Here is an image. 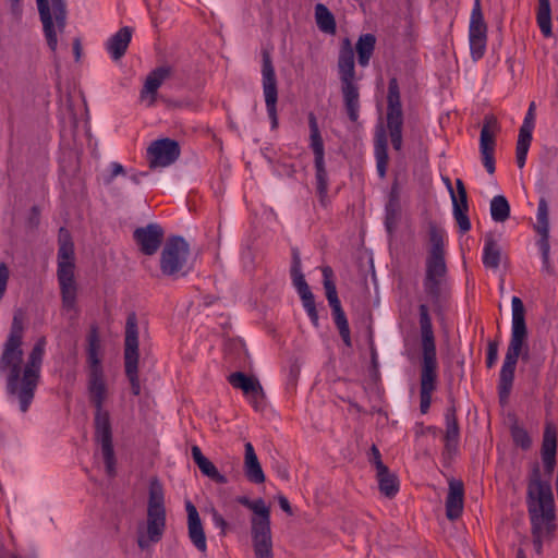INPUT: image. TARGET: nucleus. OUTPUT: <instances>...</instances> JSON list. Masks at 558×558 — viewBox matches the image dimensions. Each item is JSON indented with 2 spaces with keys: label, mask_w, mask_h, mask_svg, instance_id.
<instances>
[{
  "label": "nucleus",
  "mask_w": 558,
  "mask_h": 558,
  "mask_svg": "<svg viewBox=\"0 0 558 558\" xmlns=\"http://www.w3.org/2000/svg\"><path fill=\"white\" fill-rule=\"evenodd\" d=\"M24 338L23 314L14 313L9 335L0 355V376L5 380V392L11 401L16 400L22 412H26L40 381L46 338H39L28 353L24 364L22 349Z\"/></svg>",
  "instance_id": "f257e3e1"
},
{
  "label": "nucleus",
  "mask_w": 558,
  "mask_h": 558,
  "mask_svg": "<svg viewBox=\"0 0 558 558\" xmlns=\"http://www.w3.org/2000/svg\"><path fill=\"white\" fill-rule=\"evenodd\" d=\"M100 338L97 327L93 326L87 335V364H88V384L87 389L89 399L96 409L95 439L100 444L106 464V471L109 476L116 474V458L112 445V428L108 411L104 410V402L107 398V387L105 383L104 368L101 364Z\"/></svg>",
  "instance_id": "f03ea898"
},
{
  "label": "nucleus",
  "mask_w": 558,
  "mask_h": 558,
  "mask_svg": "<svg viewBox=\"0 0 558 558\" xmlns=\"http://www.w3.org/2000/svg\"><path fill=\"white\" fill-rule=\"evenodd\" d=\"M529 514L532 525L533 543L536 550L542 548V537L553 536L556 525L555 499L551 486L541 480L539 469L535 466L527 487Z\"/></svg>",
  "instance_id": "7ed1b4c3"
},
{
  "label": "nucleus",
  "mask_w": 558,
  "mask_h": 558,
  "mask_svg": "<svg viewBox=\"0 0 558 558\" xmlns=\"http://www.w3.org/2000/svg\"><path fill=\"white\" fill-rule=\"evenodd\" d=\"M430 248L425 263L423 289L436 313L442 311V303L447 300L445 259V231L435 222L428 225Z\"/></svg>",
  "instance_id": "20e7f679"
},
{
  "label": "nucleus",
  "mask_w": 558,
  "mask_h": 558,
  "mask_svg": "<svg viewBox=\"0 0 558 558\" xmlns=\"http://www.w3.org/2000/svg\"><path fill=\"white\" fill-rule=\"evenodd\" d=\"M418 324L422 348L420 410L426 414L430 408L432 395L436 390L438 368L435 335L427 304L418 306Z\"/></svg>",
  "instance_id": "39448f33"
},
{
  "label": "nucleus",
  "mask_w": 558,
  "mask_h": 558,
  "mask_svg": "<svg viewBox=\"0 0 558 558\" xmlns=\"http://www.w3.org/2000/svg\"><path fill=\"white\" fill-rule=\"evenodd\" d=\"M511 339L500 369L498 383V395L501 402H506L510 396L518 359L527 337L525 308L522 300L519 296H513L511 300Z\"/></svg>",
  "instance_id": "423d86ee"
},
{
  "label": "nucleus",
  "mask_w": 558,
  "mask_h": 558,
  "mask_svg": "<svg viewBox=\"0 0 558 558\" xmlns=\"http://www.w3.org/2000/svg\"><path fill=\"white\" fill-rule=\"evenodd\" d=\"M57 255V280L60 289L61 306L65 313L78 314V284L75 279V253L70 232L60 228Z\"/></svg>",
  "instance_id": "0eeeda50"
},
{
  "label": "nucleus",
  "mask_w": 558,
  "mask_h": 558,
  "mask_svg": "<svg viewBox=\"0 0 558 558\" xmlns=\"http://www.w3.org/2000/svg\"><path fill=\"white\" fill-rule=\"evenodd\" d=\"M236 502L253 511L251 534L256 558H274L270 527V509L263 498L251 500L246 496H238Z\"/></svg>",
  "instance_id": "6e6552de"
},
{
  "label": "nucleus",
  "mask_w": 558,
  "mask_h": 558,
  "mask_svg": "<svg viewBox=\"0 0 558 558\" xmlns=\"http://www.w3.org/2000/svg\"><path fill=\"white\" fill-rule=\"evenodd\" d=\"M338 72L347 114L356 122L360 112V90L356 84L354 50L349 38L341 43L338 57Z\"/></svg>",
  "instance_id": "1a4fd4ad"
},
{
  "label": "nucleus",
  "mask_w": 558,
  "mask_h": 558,
  "mask_svg": "<svg viewBox=\"0 0 558 558\" xmlns=\"http://www.w3.org/2000/svg\"><path fill=\"white\" fill-rule=\"evenodd\" d=\"M189 257L190 245L185 239L180 235L169 236L160 253L161 275L172 280L186 277L192 270Z\"/></svg>",
  "instance_id": "9d476101"
},
{
  "label": "nucleus",
  "mask_w": 558,
  "mask_h": 558,
  "mask_svg": "<svg viewBox=\"0 0 558 558\" xmlns=\"http://www.w3.org/2000/svg\"><path fill=\"white\" fill-rule=\"evenodd\" d=\"M36 4L47 45L52 52H56L58 34H62L66 27V1L36 0Z\"/></svg>",
  "instance_id": "9b49d317"
},
{
  "label": "nucleus",
  "mask_w": 558,
  "mask_h": 558,
  "mask_svg": "<svg viewBox=\"0 0 558 558\" xmlns=\"http://www.w3.org/2000/svg\"><path fill=\"white\" fill-rule=\"evenodd\" d=\"M138 327L135 313H131L126 318L125 338H124V372L128 377L131 391L134 396L141 393V383L138 377Z\"/></svg>",
  "instance_id": "f8f14e48"
},
{
  "label": "nucleus",
  "mask_w": 558,
  "mask_h": 558,
  "mask_svg": "<svg viewBox=\"0 0 558 558\" xmlns=\"http://www.w3.org/2000/svg\"><path fill=\"white\" fill-rule=\"evenodd\" d=\"M307 118L310 128V147L314 154L316 189L323 202L328 192V174L325 167L324 141L319 131L316 116L313 112H310Z\"/></svg>",
  "instance_id": "ddd939ff"
},
{
  "label": "nucleus",
  "mask_w": 558,
  "mask_h": 558,
  "mask_svg": "<svg viewBox=\"0 0 558 558\" xmlns=\"http://www.w3.org/2000/svg\"><path fill=\"white\" fill-rule=\"evenodd\" d=\"M262 84L271 130H276L279 124L277 113L278 86L271 54L266 48L262 50Z\"/></svg>",
  "instance_id": "4468645a"
},
{
  "label": "nucleus",
  "mask_w": 558,
  "mask_h": 558,
  "mask_svg": "<svg viewBox=\"0 0 558 558\" xmlns=\"http://www.w3.org/2000/svg\"><path fill=\"white\" fill-rule=\"evenodd\" d=\"M469 40L472 59L474 61L482 59L486 51L487 26L484 21L481 0H474L470 19Z\"/></svg>",
  "instance_id": "2eb2a0df"
},
{
  "label": "nucleus",
  "mask_w": 558,
  "mask_h": 558,
  "mask_svg": "<svg viewBox=\"0 0 558 558\" xmlns=\"http://www.w3.org/2000/svg\"><path fill=\"white\" fill-rule=\"evenodd\" d=\"M500 131V125L494 114H486L483 120V125L480 135V151L482 162L489 174H494L495 158L494 151L496 146L495 133Z\"/></svg>",
  "instance_id": "dca6fc26"
},
{
  "label": "nucleus",
  "mask_w": 558,
  "mask_h": 558,
  "mask_svg": "<svg viewBox=\"0 0 558 558\" xmlns=\"http://www.w3.org/2000/svg\"><path fill=\"white\" fill-rule=\"evenodd\" d=\"M180 156V146L177 141L162 138L154 141L147 148L150 168L168 167Z\"/></svg>",
  "instance_id": "f3484780"
},
{
  "label": "nucleus",
  "mask_w": 558,
  "mask_h": 558,
  "mask_svg": "<svg viewBox=\"0 0 558 558\" xmlns=\"http://www.w3.org/2000/svg\"><path fill=\"white\" fill-rule=\"evenodd\" d=\"M165 236L162 227L158 223H148L145 227L136 228L133 239L140 251L148 256L154 255L160 248Z\"/></svg>",
  "instance_id": "a211bd4d"
},
{
  "label": "nucleus",
  "mask_w": 558,
  "mask_h": 558,
  "mask_svg": "<svg viewBox=\"0 0 558 558\" xmlns=\"http://www.w3.org/2000/svg\"><path fill=\"white\" fill-rule=\"evenodd\" d=\"M535 104L531 102L529 110L524 117L523 123L520 126L517 147H515V161L520 169H522L526 161V156L532 142V133L535 125Z\"/></svg>",
  "instance_id": "6ab92c4d"
},
{
  "label": "nucleus",
  "mask_w": 558,
  "mask_h": 558,
  "mask_svg": "<svg viewBox=\"0 0 558 558\" xmlns=\"http://www.w3.org/2000/svg\"><path fill=\"white\" fill-rule=\"evenodd\" d=\"M403 112L400 88L396 77L389 80L387 95V128L390 131H402Z\"/></svg>",
  "instance_id": "aec40b11"
},
{
  "label": "nucleus",
  "mask_w": 558,
  "mask_h": 558,
  "mask_svg": "<svg viewBox=\"0 0 558 558\" xmlns=\"http://www.w3.org/2000/svg\"><path fill=\"white\" fill-rule=\"evenodd\" d=\"M185 510L187 513L189 538L198 551L206 553L207 539L198 511L190 500L185 502Z\"/></svg>",
  "instance_id": "412c9836"
},
{
  "label": "nucleus",
  "mask_w": 558,
  "mask_h": 558,
  "mask_svg": "<svg viewBox=\"0 0 558 558\" xmlns=\"http://www.w3.org/2000/svg\"><path fill=\"white\" fill-rule=\"evenodd\" d=\"M172 74V68L169 65H162L154 69L149 74L146 76L144 86L141 90V99L142 100H148L147 106L151 107L156 102V97L159 87L162 85V83L170 77Z\"/></svg>",
  "instance_id": "4be33fe9"
},
{
  "label": "nucleus",
  "mask_w": 558,
  "mask_h": 558,
  "mask_svg": "<svg viewBox=\"0 0 558 558\" xmlns=\"http://www.w3.org/2000/svg\"><path fill=\"white\" fill-rule=\"evenodd\" d=\"M166 529V513L147 511V535L140 534L137 545L141 549L149 547L150 543H158Z\"/></svg>",
  "instance_id": "5701e85b"
},
{
  "label": "nucleus",
  "mask_w": 558,
  "mask_h": 558,
  "mask_svg": "<svg viewBox=\"0 0 558 558\" xmlns=\"http://www.w3.org/2000/svg\"><path fill=\"white\" fill-rule=\"evenodd\" d=\"M464 505V487L461 481L451 480L446 498V517L454 521L462 515Z\"/></svg>",
  "instance_id": "b1692460"
},
{
  "label": "nucleus",
  "mask_w": 558,
  "mask_h": 558,
  "mask_svg": "<svg viewBox=\"0 0 558 558\" xmlns=\"http://www.w3.org/2000/svg\"><path fill=\"white\" fill-rule=\"evenodd\" d=\"M445 425V450L448 453H456L460 441V426L457 417V409L453 402L450 407L446 409Z\"/></svg>",
  "instance_id": "393cba45"
},
{
  "label": "nucleus",
  "mask_w": 558,
  "mask_h": 558,
  "mask_svg": "<svg viewBox=\"0 0 558 558\" xmlns=\"http://www.w3.org/2000/svg\"><path fill=\"white\" fill-rule=\"evenodd\" d=\"M228 381L233 388L241 389L244 395L252 396L254 399L264 397V390L257 378L247 376L242 372H235L229 375Z\"/></svg>",
  "instance_id": "a878e982"
},
{
  "label": "nucleus",
  "mask_w": 558,
  "mask_h": 558,
  "mask_svg": "<svg viewBox=\"0 0 558 558\" xmlns=\"http://www.w3.org/2000/svg\"><path fill=\"white\" fill-rule=\"evenodd\" d=\"M244 474L248 482L254 484H262L266 477L258 458L255 453L254 447L251 442L244 445Z\"/></svg>",
  "instance_id": "bb28decb"
},
{
  "label": "nucleus",
  "mask_w": 558,
  "mask_h": 558,
  "mask_svg": "<svg viewBox=\"0 0 558 558\" xmlns=\"http://www.w3.org/2000/svg\"><path fill=\"white\" fill-rule=\"evenodd\" d=\"M132 33L131 27L124 26L108 39L106 47L113 60H120L125 54L132 39Z\"/></svg>",
  "instance_id": "cd10ccee"
},
{
  "label": "nucleus",
  "mask_w": 558,
  "mask_h": 558,
  "mask_svg": "<svg viewBox=\"0 0 558 558\" xmlns=\"http://www.w3.org/2000/svg\"><path fill=\"white\" fill-rule=\"evenodd\" d=\"M191 453L195 464L198 466L203 475L207 476L217 484L228 483V478L221 474L216 465L203 454L201 448L197 445L192 446Z\"/></svg>",
  "instance_id": "c85d7f7f"
},
{
  "label": "nucleus",
  "mask_w": 558,
  "mask_h": 558,
  "mask_svg": "<svg viewBox=\"0 0 558 558\" xmlns=\"http://www.w3.org/2000/svg\"><path fill=\"white\" fill-rule=\"evenodd\" d=\"M376 45V37L371 33L363 34L359 37L355 45L357 53V62L361 66L366 68L374 53Z\"/></svg>",
  "instance_id": "c756f323"
},
{
  "label": "nucleus",
  "mask_w": 558,
  "mask_h": 558,
  "mask_svg": "<svg viewBox=\"0 0 558 558\" xmlns=\"http://www.w3.org/2000/svg\"><path fill=\"white\" fill-rule=\"evenodd\" d=\"M375 157L377 162V172L378 175L383 179L386 177L387 166H388V148H387V137L385 132L381 130L376 134L375 137Z\"/></svg>",
  "instance_id": "7c9ffc66"
},
{
  "label": "nucleus",
  "mask_w": 558,
  "mask_h": 558,
  "mask_svg": "<svg viewBox=\"0 0 558 558\" xmlns=\"http://www.w3.org/2000/svg\"><path fill=\"white\" fill-rule=\"evenodd\" d=\"M376 477L378 481L379 490L383 495H385L387 498H393L398 494V476L390 472L388 466L385 468L384 472H381V470L377 471Z\"/></svg>",
  "instance_id": "2f4dec72"
},
{
  "label": "nucleus",
  "mask_w": 558,
  "mask_h": 558,
  "mask_svg": "<svg viewBox=\"0 0 558 558\" xmlns=\"http://www.w3.org/2000/svg\"><path fill=\"white\" fill-rule=\"evenodd\" d=\"M147 511L166 513L163 487L157 478L149 483Z\"/></svg>",
  "instance_id": "473e14b6"
},
{
  "label": "nucleus",
  "mask_w": 558,
  "mask_h": 558,
  "mask_svg": "<svg viewBox=\"0 0 558 558\" xmlns=\"http://www.w3.org/2000/svg\"><path fill=\"white\" fill-rule=\"evenodd\" d=\"M501 252L492 235L485 238V244L483 248V264L486 268L497 269L500 264Z\"/></svg>",
  "instance_id": "72a5a7b5"
},
{
  "label": "nucleus",
  "mask_w": 558,
  "mask_h": 558,
  "mask_svg": "<svg viewBox=\"0 0 558 558\" xmlns=\"http://www.w3.org/2000/svg\"><path fill=\"white\" fill-rule=\"evenodd\" d=\"M315 20L318 28L326 33L333 35L336 33V20L329 9L323 4L317 3L315 7Z\"/></svg>",
  "instance_id": "f704fd0d"
},
{
  "label": "nucleus",
  "mask_w": 558,
  "mask_h": 558,
  "mask_svg": "<svg viewBox=\"0 0 558 558\" xmlns=\"http://www.w3.org/2000/svg\"><path fill=\"white\" fill-rule=\"evenodd\" d=\"M536 21L542 34L550 37L551 32V8L549 0H538Z\"/></svg>",
  "instance_id": "c9c22d12"
},
{
  "label": "nucleus",
  "mask_w": 558,
  "mask_h": 558,
  "mask_svg": "<svg viewBox=\"0 0 558 558\" xmlns=\"http://www.w3.org/2000/svg\"><path fill=\"white\" fill-rule=\"evenodd\" d=\"M557 427L547 423L544 428L541 453L542 457H556L557 454Z\"/></svg>",
  "instance_id": "e433bc0d"
},
{
  "label": "nucleus",
  "mask_w": 558,
  "mask_h": 558,
  "mask_svg": "<svg viewBox=\"0 0 558 558\" xmlns=\"http://www.w3.org/2000/svg\"><path fill=\"white\" fill-rule=\"evenodd\" d=\"M331 313H332L335 324L339 330V335H340L343 343L348 348H351L352 341H351L350 327H349V323H348L345 313L342 310V306L337 305V306L331 307Z\"/></svg>",
  "instance_id": "4c0bfd02"
},
{
  "label": "nucleus",
  "mask_w": 558,
  "mask_h": 558,
  "mask_svg": "<svg viewBox=\"0 0 558 558\" xmlns=\"http://www.w3.org/2000/svg\"><path fill=\"white\" fill-rule=\"evenodd\" d=\"M490 216L496 222H505L510 217V205L502 195H496L490 201Z\"/></svg>",
  "instance_id": "58836bf2"
},
{
  "label": "nucleus",
  "mask_w": 558,
  "mask_h": 558,
  "mask_svg": "<svg viewBox=\"0 0 558 558\" xmlns=\"http://www.w3.org/2000/svg\"><path fill=\"white\" fill-rule=\"evenodd\" d=\"M450 194L452 198L454 219L459 226L460 232L465 233L471 229V221L468 216L469 205L466 204V208H464L463 203H459L451 187Z\"/></svg>",
  "instance_id": "ea45409f"
},
{
  "label": "nucleus",
  "mask_w": 558,
  "mask_h": 558,
  "mask_svg": "<svg viewBox=\"0 0 558 558\" xmlns=\"http://www.w3.org/2000/svg\"><path fill=\"white\" fill-rule=\"evenodd\" d=\"M323 277H324V288L326 292V298L328 300L329 306L333 307L337 305H341V302L338 298L336 283L332 280L333 271L331 267L326 266L323 268Z\"/></svg>",
  "instance_id": "a19ab883"
},
{
  "label": "nucleus",
  "mask_w": 558,
  "mask_h": 558,
  "mask_svg": "<svg viewBox=\"0 0 558 558\" xmlns=\"http://www.w3.org/2000/svg\"><path fill=\"white\" fill-rule=\"evenodd\" d=\"M536 219V232L549 231L548 204L545 197H541L538 202Z\"/></svg>",
  "instance_id": "79ce46f5"
},
{
  "label": "nucleus",
  "mask_w": 558,
  "mask_h": 558,
  "mask_svg": "<svg viewBox=\"0 0 558 558\" xmlns=\"http://www.w3.org/2000/svg\"><path fill=\"white\" fill-rule=\"evenodd\" d=\"M300 298L302 300V304H303L312 324L315 327H318L319 318H318V313H317L316 305H315L314 294L312 293L311 290H308L303 293H300Z\"/></svg>",
  "instance_id": "37998d69"
},
{
  "label": "nucleus",
  "mask_w": 558,
  "mask_h": 558,
  "mask_svg": "<svg viewBox=\"0 0 558 558\" xmlns=\"http://www.w3.org/2000/svg\"><path fill=\"white\" fill-rule=\"evenodd\" d=\"M291 276L293 279V284L296 288L299 294L311 290L304 278V275L300 270V259L296 255L294 256L293 265L291 268Z\"/></svg>",
  "instance_id": "c03bdc74"
},
{
  "label": "nucleus",
  "mask_w": 558,
  "mask_h": 558,
  "mask_svg": "<svg viewBox=\"0 0 558 558\" xmlns=\"http://www.w3.org/2000/svg\"><path fill=\"white\" fill-rule=\"evenodd\" d=\"M400 215V204H386L385 207V227L389 233L396 229Z\"/></svg>",
  "instance_id": "a18cd8bd"
},
{
  "label": "nucleus",
  "mask_w": 558,
  "mask_h": 558,
  "mask_svg": "<svg viewBox=\"0 0 558 558\" xmlns=\"http://www.w3.org/2000/svg\"><path fill=\"white\" fill-rule=\"evenodd\" d=\"M511 436H512L513 442L518 447L522 448L523 450H527L531 448L532 439H531L529 433L523 427L513 425L511 427Z\"/></svg>",
  "instance_id": "49530a36"
},
{
  "label": "nucleus",
  "mask_w": 558,
  "mask_h": 558,
  "mask_svg": "<svg viewBox=\"0 0 558 558\" xmlns=\"http://www.w3.org/2000/svg\"><path fill=\"white\" fill-rule=\"evenodd\" d=\"M537 233L541 235L539 240L537 241V245L542 254V259H547V256H549L550 252L549 231Z\"/></svg>",
  "instance_id": "de8ad7c7"
},
{
  "label": "nucleus",
  "mask_w": 558,
  "mask_h": 558,
  "mask_svg": "<svg viewBox=\"0 0 558 558\" xmlns=\"http://www.w3.org/2000/svg\"><path fill=\"white\" fill-rule=\"evenodd\" d=\"M498 359V342L489 341L487 345L486 366L492 368Z\"/></svg>",
  "instance_id": "09e8293b"
},
{
  "label": "nucleus",
  "mask_w": 558,
  "mask_h": 558,
  "mask_svg": "<svg viewBox=\"0 0 558 558\" xmlns=\"http://www.w3.org/2000/svg\"><path fill=\"white\" fill-rule=\"evenodd\" d=\"M369 463H372L375 469H376V472L381 470V472H384L385 468H387V465L384 464V462L381 461V454H380V451L379 449L373 445L371 447V453H369Z\"/></svg>",
  "instance_id": "8fccbe9b"
},
{
  "label": "nucleus",
  "mask_w": 558,
  "mask_h": 558,
  "mask_svg": "<svg viewBox=\"0 0 558 558\" xmlns=\"http://www.w3.org/2000/svg\"><path fill=\"white\" fill-rule=\"evenodd\" d=\"M213 521H214L215 526L221 530L220 534L222 536H225L227 533V527H228V523L225 520V518L218 511L214 510Z\"/></svg>",
  "instance_id": "3c124183"
},
{
  "label": "nucleus",
  "mask_w": 558,
  "mask_h": 558,
  "mask_svg": "<svg viewBox=\"0 0 558 558\" xmlns=\"http://www.w3.org/2000/svg\"><path fill=\"white\" fill-rule=\"evenodd\" d=\"M456 186H457V192H458V195H456V196H457L459 203H463L464 208H466L468 194H466V190L463 184V181L461 179H457Z\"/></svg>",
  "instance_id": "603ef678"
},
{
  "label": "nucleus",
  "mask_w": 558,
  "mask_h": 558,
  "mask_svg": "<svg viewBox=\"0 0 558 558\" xmlns=\"http://www.w3.org/2000/svg\"><path fill=\"white\" fill-rule=\"evenodd\" d=\"M110 167H111V173H110V175L105 180V182H106L107 184L112 183V181L114 180V178H116L117 175H120V174H124V173H125V169H124V167H123L121 163H119V162H112V163L110 165Z\"/></svg>",
  "instance_id": "864d4df0"
},
{
  "label": "nucleus",
  "mask_w": 558,
  "mask_h": 558,
  "mask_svg": "<svg viewBox=\"0 0 558 558\" xmlns=\"http://www.w3.org/2000/svg\"><path fill=\"white\" fill-rule=\"evenodd\" d=\"M389 134L393 149L399 151L402 147V131H390Z\"/></svg>",
  "instance_id": "5fc2aeb1"
},
{
  "label": "nucleus",
  "mask_w": 558,
  "mask_h": 558,
  "mask_svg": "<svg viewBox=\"0 0 558 558\" xmlns=\"http://www.w3.org/2000/svg\"><path fill=\"white\" fill-rule=\"evenodd\" d=\"M545 472L550 474L556 466V457H542Z\"/></svg>",
  "instance_id": "6e6d98bb"
},
{
  "label": "nucleus",
  "mask_w": 558,
  "mask_h": 558,
  "mask_svg": "<svg viewBox=\"0 0 558 558\" xmlns=\"http://www.w3.org/2000/svg\"><path fill=\"white\" fill-rule=\"evenodd\" d=\"M278 502H279V506L282 509V511H284L289 515L293 514L291 505H290V502H289L287 497H284L283 495H279L278 496Z\"/></svg>",
  "instance_id": "4d7b16f0"
},
{
  "label": "nucleus",
  "mask_w": 558,
  "mask_h": 558,
  "mask_svg": "<svg viewBox=\"0 0 558 558\" xmlns=\"http://www.w3.org/2000/svg\"><path fill=\"white\" fill-rule=\"evenodd\" d=\"M389 204H400L399 203V186H398V183L395 182L391 186V190H390V193H389V199L388 202Z\"/></svg>",
  "instance_id": "13d9d810"
},
{
  "label": "nucleus",
  "mask_w": 558,
  "mask_h": 558,
  "mask_svg": "<svg viewBox=\"0 0 558 558\" xmlns=\"http://www.w3.org/2000/svg\"><path fill=\"white\" fill-rule=\"evenodd\" d=\"M148 175V172H134V173H131L129 179L131 180V182L133 184H140L141 181H142V178L144 177H147Z\"/></svg>",
  "instance_id": "bf43d9fd"
},
{
  "label": "nucleus",
  "mask_w": 558,
  "mask_h": 558,
  "mask_svg": "<svg viewBox=\"0 0 558 558\" xmlns=\"http://www.w3.org/2000/svg\"><path fill=\"white\" fill-rule=\"evenodd\" d=\"M73 51H74L76 61H78L81 58V52H82L81 40L78 38H75L73 41Z\"/></svg>",
  "instance_id": "052dcab7"
},
{
  "label": "nucleus",
  "mask_w": 558,
  "mask_h": 558,
  "mask_svg": "<svg viewBox=\"0 0 558 558\" xmlns=\"http://www.w3.org/2000/svg\"><path fill=\"white\" fill-rule=\"evenodd\" d=\"M542 262H543V269L546 270L547 272H551L553 271V267H551V264H550L549 256H547V259H542Z\"/></svg>",
  "instance_id": "680f3d73"
},
{
  "label": "nucleus",
  "mask_w": 558,
  "mask_h": 558,
  "mask_svg": "<svg viewBox=\"0 0 558 558\" xmlns=\"http://www.w3.org/2000/svg\"><path fill=\"white\" fill-rule=\"evenodd\" d=\"M20 1L21 0H12V10L17 12L20 10Z\"/></svg>",
  "instance_id": "e2e57ef3"
},
{
  "label": "nucleus",
  "mask_w": 558,
  "mask_h": 558,
  "mask_svg": "<svg viewBox=\"0 0 558 558\" xmlns=\"http://www.w3.org/2000/svg\"><path fill=\"white\" fill-rule=\"evenodd\" d=\"M280 476H281L282 478H284V480H288V477H289L288 471H287V470H284V471L280 472Z\"/></svg>",
  "instance_id": "0e129e2a"
},
{
  "label": "nucleus",
  "mask_w": 558,
  "mask_h": 558,
  "mask_svg": "<svg viewBox=\"0 0 558 558\" xmlns=\"http://www.w3.org/2000/svg\"><path fill=\"white\" fill-rule=\"evenodd\" d=\"M430 433H436L437 428L436 427H433V426H429L427 428Z\"/></svg>",
  "instance_id": "69168bd1"
},
{
  "label": "nucleus",
  "mask_w": 558,
  "mask_h": 558,
  "mask_svg": "<svg viewBox=\"0 0 558 558\" xmlns=\"http://www.w3.org/2000/svg\"><path fill=\"white\" fill-rule=\"evenodd\" d=\"M518 558H525L524 554L522 550H519L518 553Z\"/></svg>",
  "instance_id": "338daca9"
},
{
  "label": "nucleus",
  "mask_w": 558,
  "mask_h": 558,
  "mask_svg": "<svg viewBox=\"0 0 558 558\" xmlns=\"http://www.w3.org/2000/svg\"><path fill=\"white\" fill-rule=\"evenodd\" d=\"M372 359H373V362L375 363V361H376V352H375V350H373V352H372Z\"/></svg>",
  "instance_id": "774afa93"
}]
</instances>
